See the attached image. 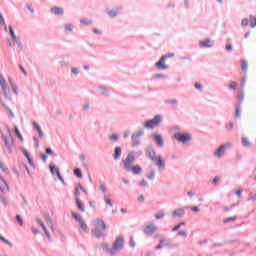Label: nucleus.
Here are the masks:
<instances>
[{"mask_svg": "<svg viewBox=\"0 0 256 256\" xmlns=\"http://www.w3.org/2000/svg\"><path fill=\"white\" fill-rule=\"evenodd\" d=\"M51 13H53L54 15H63L64 10L61 7L53 6L51 8Z\"/></svg>", "mask_w": 256, "mask_h": 256, "instance_id": "18", "label": "nucleus"}, {"mask_svg": "<svg viewBox=\"0 0 256 256\" xmlns=\"http://www.w3.org/2000/svg\"><path fill=\"white\" fill-rule=\"evenodd\" d=\"M93 32L96 33V35H101V30L97 28H93Z\"/></svg>", "mask_w": 256, "mask_h": 256, "instance_id": "60", "label": "nucleus"}, {"mask_svg": "<svg viewBox=\"0 0 256 256\" xmlns=\"http://www.w3.org/2000/svg\"><path fill=\"white\" fill-rule=\"evenodd\" d=\"M153 139H154L155 143H157V145H159V147H163V137L161 135L154 134Z\"/></svg>", "mask_w": 256, "mask_h": 256, "instance_id": "17", "label": "nucleus"}, {"mask_svg": "<svg viewBox=\"0 0 256 256\" xmlns=\"http://www.w3.org/2000/svg\"><path fill=\"white\" fill-rule=\"evenodd\" d=\"M0 180L2 181V186H1V190L2 191H5V189H7V191L9 190V185L7 184V181L4 179V178H2L1 176H0Z\"/></svg>", "mask_w": 256, "mask_h": 256, "instance_id": "23", "label": "nucleus"}, {"mask_svg": "<svg viewBox=\"0 0 256 256\" xmlns=\"http://www.w3.org/2000/svg\"><path fill=\"white\" fill-rule=\"evenodd\" d=\"M249 67V64L247 63V61H242V71H247V68Z\"/></svg>", "mask_w": 256, "mask_h": 256, "instance_id": "38", "label": "nucleus"}, {"mask_svg": "<svg viewBox=\"0 0 256 256\" xmlns=\"http://www.w3.org/2000/svg\"><path fill=\"white\" fill-rule=\"evenodd\" d=\"M139 137H141V132H138V133L132 135V145L134 147L139 145V142L135 141V139H137Z\"/></svg>", "mask_w": 256, "mask_h": 256, "instance_id": "22", "label": "nucleus"}, {"mask_svg": "<svg viewBox=\"0 0 256 256\" xmlns=\"http://www.w3.org/2000/svg\"><path fill=\"white\" fill-rule=\"evenodd\" d=\"M227 147H231V143H226L224 145H221L215 152V155L217 157H223V155L225 154V150L227 149Z\"/></svg>", "mask_w": 256, "mask_h": 256, "instance_id": "12", "label": "nucleus"}, {"mask_svg": "<svg viewBox=\"0 0 256 256\" xmlns=\"http://www.w3.org/2000/svg\"><path fill=\"white\" fill-rule=\"evenodd\" d=\"M200 47H211V40L206 39L204 41H201L199 43Z\"/></svg>", "mask_w": 256, "mask_h": 256, "instance_id": "25", "label": "nucleus"}, {"mask_svg": "<svg viewBox=\"0 0 256 256\" xmlns=\"http://www.w3.org/2000/svg\"><path fill=\"white\" fill-rule=\"evenodd\" d=\"M190 209H191V211H193L194 213L199 212V207H197V206H192Z\"/></svg>", "mask_w": 256, "mask_h": 256, "instance_id": "54", "label": "nucleus"}, {"mask_svg": "<svg viewBox=\"0 0 256 256\" xmlns=\"http://www.w3.org/2000/svg\"><path fill=\"white\" fill-rule=\"evenodd\" d=\"M16 220L19 223V225H23V218L21 217V215H16Z\"/></svg>", "mask_w": 256, "mask_h": 256, "instance_id": "40", "label": "nucleus"}, {"mask_svg": "<svg viewBox=\"0 0 256 256\" xmlns=\"http://www.w3.org/2000/svg\"><path fill=\"white\" fill-rule=\"evenodd\" d=\"M154 231H157V226H155V224H149L144 227V233L146 235H153Z\"/></svg>", "mask_w": 256, "mask_h": 256, "instance_id": "13", "label": "nucleus"}, {"mask_svg": "<svg viewBox=\"0 0 256 256\" xmlns=\"http://www.w3.org/2000/svg\"><path fill=\"white\" fill-rule=\"evenodd\" d=\"M194 87H195V89H197L198 91H201V89H203V86H201V84H199V83H195L194 84Z\"/></svg>", "mask_w": 256, "mask_h": 256, "instance_id": "43", "label": "nucleus"}, {"mask_svg": "<svg viewBox=\"0 0 256 256\" xmlns=\"http://www.w3.org/2000/svg\"><path fill=\"white\" fill-rule=\"evenodd\" d=\"M226 51H233V47L230 44L226 45Z\"/></svg>", "mask_w": 256, "mask_h": 256, "instance_id": "62", "label": "nucleus"}, {"mask_svg": "<svg viewBox=\"0 0 256 256\" xmlns=\"http://www.w3.org/2000/svg\"><path fill=\"white\" fill-rule=\"evenodd\" d=\"M122 153H123V150L121 149V147L117 146L114 150L115 161H119V159H121Z\"/></svg>", "mask_w": 256, "mask_h": 256, "instance_id": "16", "label": "nucleus"}, {"mask_svg": "<svg viewBox=\"0 0 256 256\" xmlns=\"http://www.w3.org/2000/svg\"><path fill=\"white\" fill-rule=\"evenodd\" d=\"M140 187H147V180L143 179V180L140 182Z\"/></svg>", "mask_w": 256, "mask_h": 256, "instance_id": "52", "label": "nucleus"}, {"mask_svg": "<svg viewBox=\"0 0 256 256\" xmlns=\"http://www.w3.org/2000/svg\"><path fill=\"white\" fill-rule=\"evenodd\" d=\"M166 103L173 105V107H177V100H166Z\"/></svg>", "mask_w": 256, "mask_h": 256, "instance_id": "41", "label": "nucleus"}, {"mask_svg": "<svg viewBox=\"0 0 256 256\" xmlns=\"http://www.w3.org/2000/svg\"><path fill=\"white\" fill-rule=\"evenodd\" d=\"M111 139H112V141H117V139H119V136L117 134H113L111 136Z\"/></svg>", "mask_w": 256, "mask_h": 256, "instance_id": "57", "label": "nucleus"}, {"mask_svg": "<svg viewBox=\"0 0 256 256\" xmlns=\"http://www.w3.org/2000/svg\"><path fill=\"white\" fill-rule=\"evenodd\" d=\"M109 16H110V17H117V11L111 10V11L109 12Z\"/></svg>", "mask_w": 256, "mask_h": 256, "instance_id": "45", "label": "nucleus"}, {"mask_svg": "<svg viewBox=\"0 0 256 256\" xmlns=\"http://www.w3.org/2000/svg\"><path fill=\"white\" fill-rule=\"evenodd\" d=\"M174 139H176V141H178L179 143H187L191 141V134L177 132L174 134Z\"/></svg>", "mask_w": 256, "mask_h": 256, "instance_id": "7", "label": "nucleus"}, {"mask_svg": "<svg viewBox=\"0 0 256 256\" xmlns=\"http://www.w3.org/2000/svg\"><path fill=\"white\" fill-rule=\"evenodd\" d=\"M75 203L78 211H80L81 213H85L86 208H85V203H83V200H81V198H77L75 200Z\"/></svg>", "mask_w": 256, "mask_h": 256, "instance_id": "14", "label": "nucleus"}, {"mask_svg": "<svg viewBox=\"0 0 256 256\" xmlns=\"http://www.w3.org/2000/svg\"><path fill=\"white\" fill-rule=\"evenodd\" d=\"M9 31L13 41H17V36L15 35V30H13V26H9Z\"/></svg>", "mask_w": 256, "mask_h": 256, "instance_id": "27", "label": "nucleus"}, {"mask_svg": "<svg viewBox=\"0 0 256 256\" xmlns=\"http://www.w3.org/2000/svg\"><path fill=\"white\" fill-rule=\"evenodd\" d=\"M107 229V225L105 224V221L103 219H95L93 220V228L91 230V233L93 237H96V239H101V237H104L105 234L103 231Z\"/></svg>", "mask_w": 256, "mask_h": 256, "instance_id": "1", "label": "nucleus"}, {"mask_svg": "<svg viewBox=\"0 0 256 256\" xmlns=\"http://www.w3.org/2000/svg\"><path fill=\"white\" fill-rule=\"evenodd\" d=\"M125 244V239L123 238V236H119L116 238L113 247L115 249V251H121V249H123V245Z\"/></svg>", "mask_w": 256, "mask_h": 256, "instance_id": "10", "label": "nucleus"}, {"mask_svg": "<svg viewBox=\"0 0 256 256\" xmlns=\"http://www.w3.org/2000/svg\"><path fill=\"white\" fill-rule=\"evenodd\" d=\"M138 201H139L140 203H143V201H145V196H144V195H140V196L138 197Z\"/></svg>", "mask_w": 256, "mask_h": 256, "instance_id": "56", "label": "nucleus"}, {"mask_svg": "<svg viewBox=\"0 0 256 256\" xmlns=\"http://www.w3.org/2000/svg\"><path fill=\"white\" fill-rule=\"evenodd\" d=\"M47 155H53V150L51 148H46Z\"/></svg>", "mask_w": 256, "mask_h": 256, "instance_id": "59", "label": "nucleus"}, {"mask_svg": "<svg viewBox=\"0 0 256 256\" xmlns=\"http://www.w3.org/2000/svg\"><path fill=\"white\" fill-rule=\"evenodd\" d=\"M104 201H105L106 205H109L110 207H113V202H111L109 197L104 196Z\"/></svg>", "mask_w": 256, "mask_h": 256, "instance_id": "37", "label": "nucleus"}, {"mask_svg": "<svg viewBox=\"0 0 256 256\" xmlns=\"http://www.w3.org/2000/svg\"><path fill=\"white\" fill-rule=\"evenodd\" d=\"M0 23L3 25L5 31H7V24L5 23V18H3V14L0 13Z\"/></svg>", "mask_w": 256, "mask_h": 256, "instance_id": "31", "label": "nucleus"}, {"mask_svg": "<svg viewBox=\"0 0 256 256\" xmlns=\"http://www.w3.org/2000/svg\"><path fill=\"white\" fill-rule=\"evenodd\" d=\"M231 221H237V216H232L224 219V223H231Z\"/></svg>", "mask_w": 256, "mask_h": 256, "instance_id": "32", "label": "nucleus"}, {"mask_svg": "<svg viewBox=\"0 0 256 256\" xmlns=\"http://www.w3.org/2000/svg\"><path fill=\"white\" fill-rule=\"evenodd\" d=\"M148 157L157 165L158 169H163L165 167V161L161 156H157V154H155V150H149Z\"/></svg>", "mask_w": 256, "mask_h": 256, "instance_id": "2", "label": "nucleus"}, {"mask_svg": "<svg viewBox=\"0 0 256 256\" xmlns=\"http://www.w3.org/2000/svg\"><path fill=\"white\" fill-rule=\"evenodd\" d=\"M178 235H181L182 237H187V231L185 230L179 231Z\"/></svg>", "mask_w": 256, "mask_h": 256, "instance_id": "50", "label": "nucleus"}, {"mask_svg": "<svg viewBox=\"0 0 256 256\" xmlns=\"http://www.w3.org/2000/svg\"><path fill=\"white\" fill-rule=\"evenodd\" d=\"M50 171H51V173H52L53 175H55V173H56L58 179H59L60 181H63V177L61 176V172H59V168H57L55 165H51V166H50Z\"/></svg>", "mask_w": 256, "mask_h": 256, "instance_id": "15", "label": "nucleus"}, {"mask_svg": "<svg viewBox=\"0 0 256 256\" xmlns=\"http://www.w3.org/2000/svg\"><path fill=\"white\" fill-rule=\"evenodd\" d=\"M2 138L4 139V143L9 153H11V150L13 149V147H15V140H13V135L11 134V131H8V135L2 134Z\"/></svg>", "mask_w": 256, "mask_h": 256, "instance_id": "5", "label": "nucleus"}, {"mask_svg": "<svg viewBox=\"0 0 256 256\" xmlns=\"http://www.w3.org/2000/svg\"><path fill=\"white\" fill-rule=\"evenodd\" d=\"M74 175H76V177H79V179L83 177V173H81V169L79 168L74 169Z\"/></svg>", "mask_w": 256, "mask_h": 256, "instance_id": "30", "label": "nucleus"}, {"mask_svg": "<svg viewBox=\"0 0 256 256\" xmlns=\"http://www.w3.org/2000/svg\"><path fill=\"white\" fill-rule=\"evenodd\" d=\"M72 73H73V75H79V69H77V68H72Z\"/></svg>", "mask_w": 256, "mask_h": 256, "instance_id": "55", "label": "nucleus"}, {"mask_svg": "<svg viewBox=\"0 0 256 256\" xmlns=\"http://www.w3.org/2000/svg\"><path fill=\"white\" fill-rule=\"evenodd\" d=\"M168 57H173V54H168V55H165V56H162L160 58V60L158 62H156V67L158 69H162L163 71H165V69H169V67L165 64V60L168 58Z\"/></svg>", "mask_w": 256, "mask_h": 256, "instance_id": "9", "label": "nucleus"}, {"mask_svg": "<svg viewBox=\"0 0 256 256\" xmlns=\"http://www.w3.org/2000/svg\"><path fill=\"white\" fill-rule=\"evenodd\" d=\"M81 191H83V193H85V195H87V190H85V188L83 187V185H81V183H78L76 185V188H75V191H74L75 200L81 199V197H80Z\"/></svg>", "mask_w": 256, "mask_h": 256, "instance_id": "11", "label": "nucleus"}, {"mask_svg": "<svg viewBox=\"0 0 256 256\" xmlns=\"http://www.w3.org/2000/svg\"><path fill=\"white\" fill-rule=\"evenodd\" d=\"M81 25H93V21L92 20H85L82 19L80 20Z\"/></svg>", "mask_w": 256, "mask_h": 256, "instance_id": "34", "label": "nucleus"}, {"mask_svg": "<svg viewBox=\"0 0 256 256\" xmlns=\"http://www.w3.org/2000/svg\"><path fill=\"white\" fill-rule=\"evenodd\" d=\"M0 169L3 171V173H9V168H7V166L5 164H3L1 161H0Z\"/></svg>", "mask_w": 256, "mask_h": 256, "instance_id": "29", "label": "nucleus"}, {"mask_svg": "<svg viewBox=\"0 0 256 256\" xmlns=\"http://www.w3.org/2000/svg\"><path fill=\"white\" fill-rule=\"evenodd\" d=\"M130 171H132V173H134V175H141V173L143 172V169L141 168V166L135 165L130 168Z\"/></svg>", "mask_w": 256, "mask_h": 256, "instance_id": "19", "label": "nucleus"}, {"mask_svg": "<svg viewBox=\"0 0 256 256\" xmlns=\"http://www.w3.org/2000/svg\"><path fill=\"white\" fill-rule=\"evenodd\" d=\"M72 217L79 223L80 229H82L83 233L89 232V226L87 225V222L83 220V217L80 214L77 212H72Z\"/></svg>", "mask_w": 256, "mask_h": 256, "instance_id": "3", "label": "nucleus"}, {"mask_svg": "<svg viewBox=\"0 0 256 256\" xmlns=\"http://www.w3.org/2000/svg\"><path fill=\"white\" fill-rule=\"evenodd\" d=\"M242 143L245 145V147H251V142L249 141V138L243 137L242 138Z\"/></svg>", "mask_w": 256, "mask_h": 256, "instance_id": "28", "label": "nucleus"}, {"mask_svg": "<svg viewBox=\"0 0 256 256\" xmlns=\"http://www.w3.org/2000/svg\"><path fill=\"white\" fill-rule=\"evenodd\" d=\"M243 91H240L239 95H238V99H240V101H243Z\"/></svg>", "mask_w": 256, "mask_h": 256, "instance_id": "63", "label": "nucleus"}, {"mask_svg": "<svg viewBox=\"0 0 256 256\" xmlns=\"http://www.w3.org/2000/svg\"><path fill=\"white\" fill-rule=\"evenodd\" d=\"M133 163H135V153L129 152L126 158L123 160L124 169L126 171H131Z\"/></svg>", "mask_w": 256, "mask_h": 256, "instance_id": "4", "label": "nucleus"}, {"mask_svg": "<svg viewBox=\"0 0 256 256\" xmlns=\"http://www.w3.org/2000/svg\"><path fill=\"white\" fill-rule=\"evenodd\" d=\"M12 91H13V93H14L15 95H18V93H19V89H18L17 86H15V85L12 86Z\"/></svg>", "mask_w": 256, "mask_h": 256, "instance_id": "44", "label": "nucleus"}, {"mask_svg": "<svg viewBox=\"0 0 256 256\" xmlns=\"http://www.w3.org/2000/svg\"><path fill=\"white\" fill-rule=\"evenodd\" d=\"M180 228H181V224H178V225H176V226L172 229V231H179Z\"/></svg>", "mask_w": 256, "mask_h": 256, "instance_id": "61", "label": "nucleus"}, {"mask_svg": "<svg viewBox=\"0 0 256 256\" xmlns=\"http://www.w3.org/2000/svg\"><path fill=\"white\" fill-rule=\"evenodd\" d=\"M99 189H100V191H102L103 193H105V191H107V187H105V185H103V184H101V185L99 186Z\"/></svg>", "mask_w": 256, "mask_h": 256, "instance_id": "53", "label": "nucleus"}, {"mask_svg": "<svg viewBox=\"0 0 256 256\" xmlns=\"http://www.w3.org/2000/svg\"><path fill=\"white\" fill-rule=\"evenodd\" d=\"M15 133L18 137V139L23 142V136L21 135V132L19 131V128L15 127Z\"/></svg>", "mask_w": 256, "mask_h": 256, "instance_id": "35", "label": "nucleus"}, {"mask_svg": "<svg viewBox=\"0 0 256 256\" xmlns=\"http://www.w3.org/2000/svg\"><path fill=\"white\" fill-rule=\"evenodd\" d=\"M165 245H167V240L161 239L159 245H157L155 247V249H163V247H165Z\"/></svg>", "mask_w": 256, "mask_h": 256, "instance_id": "26", "label": "nucleus"}, {"mask_svg": "<svg viewBox=\"0 0 256 256\" xmlns=\"http://www.w3.org/2000/svg\"><path fill=\"white\" fill-rule=\"evenodd\" d=\"M23 155L28 160L29 165H33V160L31 159V156L29 155V152L27 150H23Z\"/></svg>", "mask_w": 256, "mask_h": 256, "instance_id": "24", "label": "nucleus"}, {"mask_svg": "<svg viewBox=\"0 0 256 256\" xmlns=\"http://www.w3.org/2000/svg\"><path fill=\"white\" fill-rule=\"evenodd\" d=\"M241 25L242 27H247V25H249V19L243 18L241 21Z\"/></svg>", "mask_w": 256, "mask_h": 256, "instance_id": "39", "label": "nucleus"}, {"mask_svg": "<svg viewBox=\"0 0 256 256\" xmlns=\"http://www.w3.org/2000/svg\"><path fill=\"white\" fill-rule=\"evenodd\" d=\"M65 29H66V31H73V25L67 24V25L65 26Z\"/></svg>", "mask_w": 256, "mask_h": 256, "instance_id": "48", "label": "nucleus"}, {"mask_svg": "<svg viewBox=\"0 0 256 256\" xmlns=\"http://www.w3.org/2000/svg\"><path fill=\"white\" fill-rule=\"evenodd\" d=\"M0 240H2L3 243H6V245H9V247H13V243L5 239V237L0 235Z\"/></svg>", "mask_w": 256, "mask_h": 256, "instance_id": "36", "label": "nucleus"}, {"mask_svg": "<svg viewBox=\"0 0 256 256\" xmlns=\"http://www.w3.org/2000/svg\"><path fill=\"white\" fill-rule=\"evenodd\" d=\"M33 127L34 129H36V131L41 130V127L39 126V124H37V122H33Z\"/></svg>", "mask_w": 256, "mask_h": 256, "instance_id": "51", "label": "nucleus"}, {"mask_svg": "<svg viewBox=\"0 0 256 256\" xmlns=\"http://www.w3.org/2000/svg\"><path fill=\"white\" fill-rule=\"evenodd\" d=\"M161 125V116H155L151 120H147L144 124L145 129H155Z\"/></svg>", "mask_w": 256, "mask_h": 256, "instance_id": "6", "label": "nucleus"}, {"mask_svg": "<svg viewBox=\"0 0 256 256\" xmlns=\"http://www.w3.org/2000/svg\"><path fill=\"white\" fill-rule=\"evenodd\" d=\"M250 26L256 27V16H250Z\"/></svg>", "mask_w": 256, "mask_h": 256, "instance_id": "33", "label": "nucleus"}, {"mask_svg": "<svg viewBox=\"0 0 256 256\" xmlns=\"http://www.w3.org/2000/svg\"><path fill=\"white\" fill-rule=\"evenodd\" d=\"M173 217H183L185 215V209L179 208L173 211Z\"/></svg>", "mask_w": 256, "mask_h": 256, "instance_id": "20", "label": "nucleus"}, {"mask_svg": "<svg viewBox=\"0 0 256 256\" xmlns=\"http://www.w3.org/2000/svg\"><path fill=\"white\" fill-rule=\"evenodd\" d=\"M235 117H241V110L239 107L236 108Z\"/></svg>", "mask_w": 256, "mask_h": 256, "instance_id": "49", "label": "nucleus"}, {"mask_svg": "<svg viewBox=\"0 0 256 256\" xmlns=\"http://www.w3.org/2000/svg\"><path fill=\"white\" fill-rule=\"evenodd\" d=\"M229 87L230 89H233V90L237 89V82H230Z\"/></svg>", "mask_w": 256, "mask_h": 256, "instance_id": "42", "label": "nucleus"}, {"mask_svg": "<svg viewBox=\"0 0 256 256\" xmlns=\"http://www.w3.org/2000/svg\"><path fill=\"white\" fill-rule=\"evenodd\" d=\"M0 86L7 99H11V94H9V88H7V82L5 81L3 74H0Z\"/></svg>", "mask_w": 256, "mask_h": 256, "instance_id": "8", "label": "nucleus"}, {"mask_svg": "<svg viewBox=\"0 0 256 256\" xmlns=\"http://www.w3.org/2000/svg\"><path fill=\"white\" fill-rule=\"evenodd\" d=\"M156 219H163L165 217V213H158L155 215Z\"/></svg>", "mask_w": 256, "mask_h": 256, "instance_id": "47", "label": "nucleus"}, {"mask_svg": "<svg viewBox=\"0 0 256 256\" xmlns=\"http://www.w3.org/2000/svg\"><path fill=\"white\" fill-rule=\"evenodd\" d=\"M242 193H243V189L241 188L235 191V194L237 195V197H241Z\"/></svg>", "mask_w": 256, "mask_h": 256, "instance_id": "46", "label": "nucleus"}, {"mask_svg": "<svg viewBox=\"0 0 256 256\" xmlns=\"http://www.w3.org/2000/svg\"><path fill=\"white\" fill-rule=\"evenodd\" d=\"M256 200V194H254V195H252L251 197H250V201H255Z\"/></svg>", "mask_w": 256, "mask_h": 256, "instance_id": "64", "label": "nucleus"}, {"mask_svg": "<svg viewBox=\"0 0 256 256\" xmlns=\"http://www.w3.org/2000/svg\"><path fill=\"white\" fill-rule=\"evenodd\" d=\"M130 246L135 247V240L133 239V237L130 238Z\"/></svg>", "mask_w": 256, "mask_h": 256, "instance_id": "58", "label": "nucleus"}, {"mask_svg": "<svg viewBox=\"0 0 256 256\" xmlns=\"http://www.w3.org/2000/svg\"><path fill=\"white\" fill-rule=\"evenodd\" d=\"M37 223L40 225V227L43 229L46 237H48V239H51V235L49 234V231L47 230V228L45 227V224H43V221L37 219Z\"/></svg>", "mask_w": 256, "mask_h": 256, "instance_id": "21", "label": "nucleus"}]
</instances>
